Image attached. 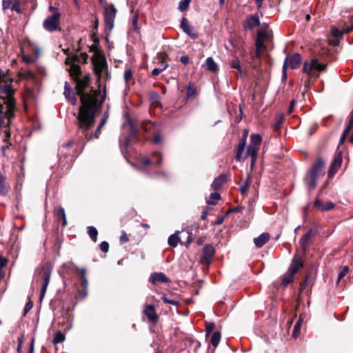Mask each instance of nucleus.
Segmentation results:
<instances>
[{
  "label": "nucleus",
  "instance_id": "1",
  "mask_svg": "<svg viewBox=\"0 0 353 353\" xmlns=\"http://www.w3.org/2000/svg\"><path fill=\"white\" fill-rule=\"evenodd\" d=\"M75 90L80 96L81 105L77 117L78 128L84 134H88L89 129L95 123V117L101 110L105 100L100 90H92L88 93L85 90L90 86V76L85 74L75 81Z\"/></svg>",
  "mask_w": 353,
  "mask_h": 353
},
{
  "label": "nucleus",
  "instance_id": "2",
  "mask_svg": "<svg viewBox=\"0 0 353 353\" xmlns=\"http://www.w3.org/2000/svg\"><path fill=\"white\" fill-rule=\"evenodd\" d=\"M12 78L0 69V128L8 127L16 109Z\"/></svg>",
  "mask_w": 353,
  "mask_h": 353
},
{
  "label": "nucleus",
  "instance_id": "3",
  "mask_svg": "<svg viewBox=\"0 0 353 353\" xmlns=\"http://www.w3.org/2000/svg\"><path fill=\"white\" fill-rule=\"evenodd\" d=\"M325 161L319 158L314 163L311 170L308 172L305 177L307 185L310 189H314L316 185L317 179L325 174Z\"/></svg>",
  "mask_w": 353,
  "mask_h": 353
},
{
  "label": "nucleus",
  "instance_id": "4",
  "mask_svg": "<svg viewBox=\"0 0 353 353\" xmlns=\"http://www.w3.org/2000/svg\"><path fill=\"white\" fill-rule=\"evenodd\" d=\"M327 64L320 63L316 58H312L309 61L304 62L303 71L309 77L316 80L321 74V72L325 70Z\"/></svg>",
  "mask_w": 353,
  "mask_h": 353
},
{
  "label": "nucleus",
  "instance_id": "5",
  "mask_svg": "<svg viewBox=\"0 0 353 353\" xmlns=\"http://www.w3.org/2000/svg\"><path fill=\"white\" fill-rule=\"evenodd\" d=\"M77 145L72 141L61 145L59 149L60 160L63 159L66 163H71L76 156Z\"/></svg>",
  "mask_w": 353,
  "mask_h": 353
},
{
  "label": "nucleus",
  "instance_id": "6",
  "mask_svg": "<svg viewBox=\"0 0 353 353\" xmlns=\"http://www.w3.org/2000/svg\"><path fill=\"white\" fill-rule=\"evenodd\" d=\"M92 62L94 65V71L99 79L102 78L104 73H108V65L103 54H93L92 57Z\"/></svg>",
  "mask_w": 353,
  "mask_h": 353
},
{
  "label": "nucleus",
  "instance_id": "7",
  "mask_svg": "<svg viewBox=\"0 0 353 353\" xmlns=\"http://www.w3.org/2000/svg\"><path fill=\"white\" fill-rule=\"evenodd\" d=\"M301 62V57L299 53H295L292 55H288L284 61L283 65V78H287V68L291 69L298 68Z\"/></svg>",
  "mask_w": 353,
  "mask_h": 353
},
{
  "label": "nucleus",
  "instance_id": "8",
  "mask_svg": "<svg viewBox=\"0 0 353 353\" xmlns=\"http://www.w3.org/2000/svg\"><path fill=\"white\" fill-rule=\"evenodd\" d=\"M52 269L48 265H44L41 270L39 276L41 279L42 287L40 292V301H41L46 292L51 276Z\"/></svg>",
  "mask_w": 353,
  "mask_h": 353
},
{
  "label": "nucleus",
  "instance_id": "9",
  "mask_svg": "<svg viewBox=\"0 0 353 353\" xmlns=\"http://www.w3.org/2000/svg\"><path fill=\"white\" fill-rule=\"evenodd\" d=\"M60 13L52 14L48 16L43 21V26L48 32H54L59 30L60 26Z\"/></svg>",
  "mask_w": 353,
  "mask_h": 353
},
{
  "label": "nucleus",
  "instance_id": "10",
  "mask_svg": "<svg viewBox=\"0 0 353 353\" xmlns=\"http://www.w3.org/2000/svg\"><path fill=\"white\" fill-rule=\"evenodd\" d=\"M117 14V9L113 4H110L105 8L104 21L105 26L109 30L114 27V22Z\"/></svg>",
  "mask_w": 353,
  "mask_h": 353
},
{
  "label": "nucleus",
  "instance_id": "11",
  "mask_svg": "<svg viewBox=\"0 0 353 353\" xmlns=\"http://www.w3.org/2000/svg\"><path fill=\"white\" fill-rule=\"evenodd\" d=\"M108 117L107 116L104 115L103 117L101 119L99 125L97 126V129L93 133H90V129L93 128L94 124L89 129L88 134H85L83 133L79 129V132L82 134L83 136L88 140H92L94 139H98L99 137V135L101 134V128L103 127V125L107 122Z\"/></svg>",
  "mask_w": 353,
  "mask_h": 353
},
{
  "label": "nucleus",
  "instance_id": "12",
  "mask_svg": "<svg viewBox=\"0 0 353 353\" xmlns=\"http://www.w3.org/2000/svg\"><path fill=\"white\" fill-rule=\"evenodd\" d=\"M214 254V247L210 244L205 245L203 249V254L200 259L201 263L203 265L210 264Z\"/></svg>",
  "mask_w": 353,
  "mask_h": 353
},
{
  "label": "nucleus",
  "instance_id": "13",
  "mask_svg": "<svg viewBox=\"0 0 353 353\" xmlns=\"http://www.w3.org/2000/svg\"><path fill=\"white\" fill-rule=\"evenodd\" d=\"M180 27L191 39H195L198 38V33L195 31L194 27L189 23L186 18H182Z\"/></svg>",
  "mask_w": 353,
  "mask_h": 353
},
{
  "label": "nucleus",
  "instance_id": "14",
  "mask_svg": "<svg viewBox=\"0 0 353 353\" xmlns=\"http://www.w3.org/2000/svg\"><path fill=\"white\" fill-rule=\"evenodd\" d=\"M342 159V154L341 152H338L334 155L328 172V176L330 177H332L336 173L341 165Z\"/></svg>",
  "mask_w": 353,
  "mask_h": 353
},
{
  "label": "nucleus",
  "instance_id": "15",
  "mask_svg": "<svg viewBox=\"0 0 353 353\" xmlns=\"http://www.w3.org/2000/svg\"><path fill=\"white\" fill-rule=\"evenodd\" d=\"M148 321L153 324H156L159 321V316L157 314L156 309L152 305H148L143 311Z\"/></svg>",
  "mask_w": 353,
  "mask_h": 353
},
{
  "label": "nucleus",
  "instance_id": "16",
  "mask_svg": "<svg viewBox=\"0 0 353 353\" xmlns=\"http://www.w3.org/2000/svg\"><path fill=\"white\" fill-rule=\"evenodd\" d=\"M150 281L155 285L157 283H166L170 281V279L163 272H153L150 274Z\"/></svg>",
  "mask_w": 353,
  "mask_h": 353
},
{
  "label": "nucleus",
  "instance_id": "17",
  "mask_svg": "<svg viewBox=\"0 0 353 353\" xmlns=\"http://www.w3.org/2000/svg\"><path fill=\"white\" fill-rule=\"evenodd\" d=\"M64 95L67 100L72 105H76L77 100L70 83L65 81L64 83Z\"/></svg>",
  "mask_w": 353,
  "mask_h": 353
},
{
  "label": "nucleus",
  "instance_id": "18",
  "mask_svg": "<svg viewBox=\"0 0 353 353\" xmlns=\"http://www.w3.org/2000/svg\"><path fill=\"white\" fill-rule=\"evenodd\" d=\"M303 263L301 257L296 254L292 259V263L288 269V272L294 275L299 269L303 267Z\"/></svg>",
  "mask_w": 353,
  "mask_h": 353
},
{
  "label": "nucleus",
  "instance_id": "19",
  "mask_svg": "<svg viewBox=\"0 0 353 353\" xmlns=\"http://www.w3.org/2000/svg\"><path fill=\"white\" fill-rule=\"evenodd\" d=\"M260 26V20L257 14L252 15L246 19L245 21V28L253 29Z\"/></svg>",
  "mask_w": 353,
  "mask_h": 353
},
{
  "label": "nucleus",
  "instance_id": "20",
  "mask_svg": "<svg viewBox=\"0 0 353 353\" xmlns=\"http://www.w3.org/2000/svg\"><path fill=\"white\" fill-rule=\"evenodd\" d=\"M314 206L322 211H328L334 208L333 203L330 201L323 202L320 199H316L314 202Z\"/></svg>",
  "mask_w": 353,
  "mask_h": 353
},
{
  "label": "nucleus",
  "instance_id": "21",
  "mask_svg": "<svg viewBox=\"0 0 353 353\" xmlns=\"http://www.w3.org/2000/svg\"><path fill=\"white\" fill-rule=\"evenodd\" d=\"M246 145V137H242L241 141H239L238 144V147L236 149V152L235 155V159L238 161H243V158L242 157L243 152L245 150Z\"/></svg>",
  "mask_w": 353,
  "mask_h": 353
},
{
  "label": "nucleus",
  "instance_id": "22",
  "mask_svg": "<svg viewBox=\"0 0 353 353\" xmlns=\"http://www.w3.org/2000/svg\"><path fill=\"white\" fill-rule=\"evenodd\" d=\"M227 175L225 174H221L219 176L214 179L211 186L215 191L219 190L221 187L226 182Z\"/></svg>",
  "mask_w": 353,
  "mask_h": 353
},
{
  "label": "nucleus",
  "instance_id": "23",
  "mask_svg": "<svg viewBox=\"0 0 353 353\" xmlns=\"http://www.w3.org/2000/svg\"><path fill=\"white\" fill-rule=\"evenodd\" d=\"M10 190V186L6 182V177L0 171V194L6 196Z\"/></svg>",
  "mask_w": 353,
  "mask_h": 353
},
{
  "label": "nucleus",
  "instance_id": "24",
  "mask_svg": "<svg viewBox=\"0 0 353 353\" xmlns=\"http://www.w3.org/2000/svg\"><path fill=\"white\" fill-rule=\"evenodd\" d=\"M270 239L268 233H263L260 236L254 239V242L257 248L263 247Z\"/></svg>",
  "mask_w": 353,
  "mask_h": 353
},
{
  "label": "nucleus",
  "instance_id": "25",
  "mask_svg": "<svg viewBox=\"0 0 353 353\" xmlns=\"http://www.w3.org/2000/svg\"><path fill=\"white\" fill-rule=\"evenodd\" d=\"M229 65L232 68L236 70V75L237 77H241L243 75V70L241 61L237 57L232 60H230L229 61Z\"/></svg>",
  "mask_w": 353,
  "mask_h": 353
},
{
  "label": "nucleus",
  "instance_id": "26",
  "mask_svg": "<svg viewBox=\"0 0 353 353\" xmlns=\"http://www.w3.org/2000/svg\"><path fill=\"white\" fill-rule=\"evenodd\" d=\"M203 67L212 72H216L218 70V65L212 57H208Z\"/></svg>",
  "mask_w": 353,
  "mask_h": 353
},
{
  "label": "nucleus",
  "instance_id": "27",
  "mask_svg": "<svg viewBox=\"0 0 353 353\" xmlns=\"http://www.w3.org/2000/svg\"><path fill=\"white\" fill-rule=\"evenodd\" d=\"M54 216L59 219L62 221V226L65 227L67 225L66 216L63 208L59 207L57 208L54 212Z\"/></svg>",
  "mask_w": 353,
  "mask_h": 353
},
{
  "label": "nucleus",
  "instance_id": "28",
  "mask_svg": "<svg viewBox=\"0 0 353 353\" xmlns=\"http://www.w3.org/2000/svg\"><path fill=\"white\" fill-rule=\"evenodd\" d=\"M259 150V146H256L253 145H249L247 150V156L251 157L252 159V165L254 164L256 161L257 153Z\"/></svg>",
  "mask_w": 353,
  "mask_h": 353
},
{
  "label": "nucleus",
  "instance_id": "29",
  "mask_svg": "<svg viewBox=\"0 0 353 353\" xmlns=\"http://www.w3.org/2000/svg\"><path fill=\"white\" fill-rule=\"evenodd\" d=\"M69 72L70 74V76L74 79V81H75L77 78L81 77V68L78 65L72 64L69 69Z\"/></svg>",
  "mask_w": 353,
  "mask_h": 353
},
{
  "label": "nucleus",
  "instance_id": "30",
  "mask_svg": "<svg viewBox=\"0 0 353 353\" xmlns=\"http://www.w3.org/2000/svg\"><path fill=\"white\" fill-rule=\"evenodd\" d=\"M124 80L128 86L134 83L133 78V72L131 68H128L125 70L123 74Z\"/></svg>",
  "mask_w": 353,
  "mask_h": 353
},
{
  "label": "nucleus",
  "instance_id": "31",
  "mask_svg": "<svg viewBox=\"0 0 353 353\" xmlns=\"http://www.w3.org/2000/svg\"><path fill=\"white\" fill-rule=\"evenodd\" d=\"M221 334L219 331H216L212 333L210 342L211 344L214 346V348H216L221 340Z\"/></svg>",
  "mask_w": 353,
  "mask_h": 353
},
{
  "label": "nucleus",
  "instance_id": "32",
  "mask_svg": "<svg viewBox=\"0 0 353 353\" xmlns=\"http://www.w3.org/2000/svg\"><path fill=\"white\" fill-rule=\"evenodd\" d=\"M310 236H311V231H308L307 233L304 234L300 239V245L304 251H305V250L307 247V243H308V241L310 238Z\"/></svg>",
  "mask_w": 353,
  "mask_h": 353
},
{
  "label": "nucleus",
  "instance_id": "33",
  "mask_svg": "<svg viewBox=\"0 0 353 353\" xmlns=\"http://www.w3.org/2000/svg\"><path fill=\"white\" fill-rule=\"evenodd\" d=\"M221 195L219 193L215 192L213 193H211L210 195L209 199L207 200V203L209 205H216L217 201L220 200Z\"/></svg>",
  "mask_w": 353,
  "mask_h": 353
},
{
  "label": "nucleus",
  "instance_id": "34",
  "mask_svg": "<svg viewBox=\"0 0 353 353\" xmlns=\"http://www.w3.org/2000/svg\"><path fill=\"white\" fill-rule=\"evenodd\" d=\"M293 277L294 274L288 271V272L281 278V284L283 285H288L293 281Z\"/></svg>",
  "mask_w": 353,
  "mask_h": 353
},
{
  "label": "nucleus",
  "instance_id": "35",
  "mask_svg": "<svg viewBox=\"0 0 353 353\" xmlns=\"http://www.w3.org/2000/svg\"><path fill=\"white\" fill-rule=\"evenodd\" d=\"M88 234L90 239L94 241L97 242V235H98V231L96 229V228L93 226H89L88 227Z\"/></svg>",
  "mask_w": 353,
  "mask_h": 353
},
{
  "label": "nucleus",
  "instance_id": "36",
  "mask_svg": "<svg viewBox=\"0 0 353 353\" xmlns=\"http://www.w3.org/2000/svg\"><path fill=\"white\" fill-rule=\"evenodd\" d=\"M250 139H251V143L250 145H253L260 147L261 141H262V138H261V135H259L258 134H252L250 136Z\"/></svg>",
  "mask_w": 353,
  "mask_h": 353
},
{
  "label": "nucleus",
  "instance_id": "37",
  "mask_svg": "<svg viewBox=\"0 0 353 353\" xmlns=\"http://www.w3.org/2000/svg\"><path fill=\"white\" fill-rule=\"evenodd\" d=\"M179 241V238L178 236V233L173 234L170 235L168 238V244L173 248L177 246Z\"/></svg>",
  "mask_w": 353,
  "mask_h": 353
},
{
  "label": "nucleus",
  "instance_id": "38",
  "mask_svg": "<svg viewBox=\"0 0 353 353\" xmlns=\"http://www.w3.org/2000/svg\"><path fill=\"white\" fill-rule=\"evenodd\" d=\"M18 76L21 79H30L34 78V73L28 70L21 71L18 73Z\"/></svg>",
  "mask_w": 353,
  "mask_h": 353
},
{
  "label": "nucleus",
  "instance_id": "39",
  "mask_svg": "<svg viewBox=\"0 0 353 353\" xmlns=\"http://www.w3.org/2000/svg\"><path fill=\"white\" fill-rule=\"evenodd\" d=\"M65 335L60 331L56 332L53 339V343L54 345L63 342L65 341Z\"/></svg>",
  "mask_w": 353,
  "mask_h": 353
},
{
  "label": "nucleus",
  "instance_id": "40",
  "mask_svg": "<svg viewBox=\"0 0 353 353\" xmlns=\"http://www.w3.org/2000/svg\"><path fill=\"white\" fill-rule=\"evenodd\" d=\"M161 299L163 300V301L165 303H168V304H170V305H175V306H177L180 304V301H178L177 299H169L167 296H165L163 295L162 297H161Z\"/></svg>",
  "mask_w": 353,
  "mask_h": 353
},
{
  "label": "nucleus",
  "instance_id": "41",
  "mask_svg": "<svg viewBox=\"0 0 353 353\" xmlns=\"http://www.w3.org/2000/svg\"><path fill=\"white\" fill-rule=\"evenodd\" d=\"M349 272V267L345 265V266H343L339 271V274H338V281L337 282L339 283L342 279H343L346 274H347V272Z\"/></svg>",
  "mask_w": 353,
  "mask_h": 353
},
{
  "label": "nucleus",
  "instance_id": "42",
  "mask_svg": "<svg viewBox=\"0 0 353 353\" xmlns=\"http://www.w3.org/2000/svg\"><path fill=\"white\" fill-rule=\"evenodd\" d=\"M75 272L79 274L81 281H84L85 279H87V278H86L87 270L85 268H79L78 267H75Z\"/></svg>",
  "mask_w": 353,
  "mask_h": 353
},
{
  "label": "nucleus",
  "instance_id": "43",
  "mask_svg": "<svg viewBox=\"0 0 353 353\" xmlns=\"http://www.w3.org/2000/svg\"><path fill=\"white\" fill-rule=\"evenodd\" d=\"M190 1L191 0H182L179 2V9L181 11V12H183V11H185L189 6H190Z\"/></svg>",
  "mask_w": 353,
  "mask_h": 353
},
{
  "label": "nucleus",
  "instance_id": "44",
  "mask_svg": "<svg viewBox=\"0 0 353 353\" xmlns=\"http://www.w3.org/2000/svg\"><path fill=\"white\" fill-rule=\"evenodd\" d=\"M343 34V30L341 31L340 30L335 28H332V35H331L332 37L340 39L342 37Z\"/></svg>",
  "mask_w": 353,
  "mask_h": 353
},
{
  "label": "nucleus",
  "instance_id": "45",
  "mask_svg": "<svg viewBox=\"0 0 353 353\" xmlns=\"http://www.w3.org/2000/svg\"><path fill=\"white\" fill-rule=\"evenodd\" d=\"M215 327L214 323H208L205 325V336L208 337Z\"/></svg>",
  "mask_w": 353,
  "mask_h": 353
},
{
  "label": "nucleus",
  "instance_id": "46",
  "mask_svg": "<svg viewBox=\"0 0 353 353\" xmlns=\"http://www.w3.org/2000/svg\"><path fill=\"white\" fill-rule=\"evenodd\" d=\"M250 176H248L245 183L241 185L240 187V191L242 194H245L249 188L250 183H249Z\"/></svg>",
  "mask_w": 353,
  "mask_h": 353
},
{
  "label": "nucleus",
  "instance_id": "47",
  "mask_svg": "<svg viewBox=\"0 0 353 353\" xmlns=\"http://www.w3.org/2000/svg\"><path fill=\"white\" fill-rule=\"evenodd\" d=\"M152 157L155 159V164L159 166L162 162V155L159 152H154L152 154Z\"/></svg>",
  "mask_w": 353,
  "mask_h": 353
},
{
  "label": "nucleus",
  "instance_id": "48",
  "mask_svg": "<svg viewBox=\"0 0 353 353\" xmlns=\"http://www.w3.org/2000/svg\"><path fill=\"white\" fill-rule=\"evenodd\" d=\"M88 58V55L85 52L81 53L80 57H78L77 55H74L73 57L74 61H81L84 63L86 62Z\"/></svg>",
  "mask_w": 353,
  "mask_h": 353
},
{
  "label": "nucleus",
  "instance_id": "49",
  "mask_svg": "<svg viewBox=\"0 0 353 353\" xmlns=\"http://www.w3.org/2000/svg\"><path fill=\"white\" fill-rule=\"evenodd\" d=\"M88 295V288L81 287V289L79 290L78 298L80 299H85Z\"/></svg>",
  "mask_w": 353,
  "mask_h": 353
},
{
  "label": "nucleus",
  "instance_id": "50",
  "mask_svg": "<svg viewBox=\"0 0 353 353\" xmlns=\"http://www.w3.org/2000/svg\"><path fill=\"white\" fill-rule=\"evenodd\" d=\"M119 241L121 243H127L129 241L128 236L125 232H124V231L121 232V235L119 238Z\"/></svg>",
  "mask_w": 353,
  "mask_h": 353
},
{
  "label": "nucleus",
  "instance_id": "51",
  "mask_svg": "<svg viewBox=\"0 0 353 353\" xmlns=\"http://www.w3.org/2000/svg\"><path fill=\"white\" fill-rule=\"evenodd\" d=\"M12 5V2L11 0H3L2 1V7L4 10H8L9 8L11 9Z\"/></svg>",
  "mask_w": 353,
  "mask_h": 353
},
{
  "label": "nucleus",
  "instance_id": "52",
  "mask_svg": "<svg viewBox=\"0 0 353 353\" xmlns=\"http://www.w3.org/2000/svg\"><path fill=\"white\" fill-rule=\"evenodd\" d=\"M90 51L93 52L94 54H102L99 50V43H93L92 46H90Z\"/></svg>",
  "mask_w": 353,
  "mask_h": 353
},
{
  "label": "nucleus",
  "instance_id": "53",
  "mask_svg": "<svg viewBox=\"0 0 353 353\" xmlns=\"http://www.w3.org/2000/svg\"><path fill=\"white\" fill-rule=\"evenodd\" d=\"M154 126V124L150 121H145L142 124V128L145 130L148 131L150 130Z\"/></svg>",
  "mask_w": 353,
  "mask_h": 353
},
{
  "label": "nucleus",
  "instance_id": "54",
  "mask_svg": "<svg viewBox=\"0 0 353 353\" xmlns=\"http://www.w3.org/2000/svg\"><path fill=\"white\" fill-rule=\"evenodd\" d=\"M100 249L103 252H108L109 250V243L107 241H103L99 245Z\"/></svg>",
  "mask_w": 353,
  "mask_h": 353
},
{
  "label": "nucleus",
  "instance_id": "55",
  "mask_svg": "<svg viewBox=\"0 0 353 353\" xmlns=\"http://www.w3.org/2000/svg\"><path fill=\"white\" fill-rule=\"evenodd\" d=\"M90 38L94 43H99V39L97 36V31L92 30L91 35H90Z\"/></svg>",
  "mask_w": 353,
  "mask_h": 353
},
{
  "label": "nucleus",
  "instance_id": "56",
  "mask_svg": "<svg viewBox=\"0 0 353 353\" xmlns=\"http://www.w3.org/2000/svg\"><path fill=\"white\" fill-rule=\"evenodd\" d=\"M263 47V40L261 39V38L256 37V42H255V48L257 50H261V48Z\"/></svg>",
  "mask_w": 353,
  "mask_h": 353
},
{
  "label": "nucleus",
  "instance_id": "57",
  "mask_svg": "<svg viewBox=\"0 0 353 353\" xmlns=\"http://www.w3.org/2000/svg\"><path fill=\"white\" fill-rule=\"evenodd\" d=\"M162 142V137L160 134H157L153 138H152V143L154 144H160Z\"/></svg>",
  "mask_w": 353,
  "mask_h": 353
},
{
  "label": "nucleus",
  "instance_id": "58",
  "mask_svg": "<svg viewBox=\"0 0 353 353\" xmlns=\"http://www.w3.org/2000/svg\"><path fill=\"white\" fill-rule=\"evenodd\" d=\"M11 10L16 11L17 13H21V11L19 3L17 1H15L14 3H13L12 5V7H11Z\"/></svg>",
  "mask_w": 353,
  "mask_h": 353
},
{
  "label": "nucleus",
  "instance_id": "59",
  "mask_svg": "<svg viewBox=\"0 0 353 353\" xmlns=\"http://www.w3.org/2000/svg\"><path fill=\"white\" fill-rule=\"evenodd\" d=\"M195 93H196V89L194 88V87L193 85H190L188 87V90H187V95H188V97H192V96H193Z\"/></svg>",
  "mask_w": 353,
  "mask_h": 353
},
{
  "label": "nucleus",
  "instance_id": "60",
  "mask_svg": "<svg viewBox=\"0 0 353 353\" xmlns=\"http://www.w3.org/2000/svg\"><path fill=\"white\" fill-rule=\"evenodd\" d=\"M268 37V33L265 30H262L258 31V32H257V37L261 38V39L263 40V39L267 38Z\"/></svg>",
  "mask_w": 353,
  "mask_h": 353
},
{
  "label": "nucleus",
  "instance_id": "61",
  "mask_svg": "<svg viewBox=\"0 0 353 353\" xmlns=\"http://www.w3.org/2000/svg\"><path fill=\"white\" fill-rule=\"evenodd\" d=\"M353 30V22H351L350 25L345 26L343 28V32L344 33H349L350 32Z\"/></svg>",
  "mask_w": 353,
  "mask_h": 353
},
{
  "label": "nucleus",
  "instance_id": "62",
  "mask_svg": "<svg viewBox=\"0 0 353 353\" xmlns=\"http://www.w3.org/2000/svg\"><path fill=\"white\" fill-rule=\"evenodd\" d=\"M282 123V119H279L273 125L272 128L274 131H277L280 129Z\"/></svg>",
  "mask_w": 353,
  "mask_h": 353
},
{
  "label": "nucleus",
  "instance_id": "63",
  "mask_svg": "<svg viewBox=\"0 0 353 353\" xmlns=\"http://www.w3.org/2000/svg\"><path fill=\"white\" fill-rule=\"evenodd\" d=\"M163 71V68H156L152 70V74L153 76H157Z\"/></svg>",
  "mask_w": 353,
  "mask_h": 353
},
{
  "label": "nucleus",
  "instance_id": "64",
  "mask_svg": "<svg viewBox=\"0 0 353 353\" xmlns=\"http://www.w3.org/2000/svg\"><path fill=\"white\" fill-rule=\"evenodd\" d=\"M314 79L308 77V79L305 81L304 85L305 88H309L310 85L314 81Z\"/></svg>",
  "mask_w": 353,
  "mask_h": 353
}]
</instances>
